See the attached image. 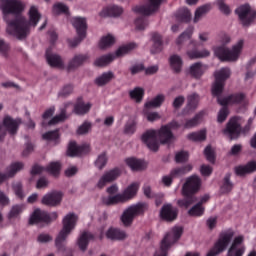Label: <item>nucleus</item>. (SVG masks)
<instances>
[{"label":"nucleus","instance_id":"nucleus-1","mask_svg":"<svg viewBox=\"0 0 256 256\" xmlns=\"http://www.w3.org/2000/svg\"><path fill=\"white\" fill-rule=\"evenodd\" d=\"M0 9L7 23V32L19 40L25 39L30 34V26L36 27L41 19L37 7L31 6L29 10V21L20 16L23 5L18 0H0Z\"/></svg>","mask_w":256,"mask_h":256},{"label":"nucleus","instance_id":"nucleus-2","mask_svg":"<svg viewBox=\"0 0 256 256\" xmlns=\"http://www.w3.org/2000/svg\"><path fill=\"white\" fill-rule=\"evenodd\" d=\"M166 145L170 144L174 139V134L172 130L166 125H162L160 129H149L142 135L143 143L153 152L159 150L160 144Z\"/></svg>","mask_w":256,"mask_h":256},{"label":"nucleus","instance_id":"nucleus-3","mask_svg":"<svg viewBox=\"0 0 256 256\" xmlns=\"http://www.w3.org/2000/svg\"><path fill=\"white\" fill-rule=\"evenodd\" d=\"M202 180L199 176L193 175L189 176L183 184L181 198L177 201V205L182 209H188L191 205L196 203L197 196H195L201 189Z\"/></svg>","mask_w":256,"mask_h":256},{"label":"nucleus","instance_id":"nucleus-4","mask_svg":"<svg viewBox=\"0 0 256 256\" xmlns=\"http://www.w3.org/2000/svg\"><path fill=\"white\" fill-rule=\"evenodd\" d=\"M161 3H162V0H148V3L146 5L135 6L133 8V11L135 13L143 15L138 17L135 21L137 30H140V31L145 30V28L148 26V20L145 16H150L151 14L158 11Z\"/></svg>","mask_w":256,"mask_h":256},{"label":"nucleus","instance_id":"nucleus-5","mask_svg":"<svg viewBox=\"0 0 256 256\" xmlns=\"http://www.w3.org/2000/svg\"><path fill=\"white\" fill-rule=\"evenodd\" d=\"M78 221V217L74 213L68 214L63 219V229L60 231L59 235L55 240V246L58 251L64 252L66 247V239L72 230L75 229Z\"/></svg>","mask_w":256,"mask_h":256},{"label":"nucleus","instance_id":"nucleus-6","mask_svg":"<svg viewBox=\"0 0 256 256\" xmlns=\"http://www.w3.org/2000/svg\"><path fill=\"white\" fill-rule=\"evenodd\" d=\"M244 40H239L234 47H232V50L227 48L226 46H217L214 48V52L217 58H219L222 62H234L237 61L241 51L243 49Z\"/></svg>","mask_w":256,"mask_h":256},{"label":"nucleus","instance_id":"nucleus-7","mask_svg":"<svg viewBox=\"0 0 256 256\" xmlns=\"http://www.w3.org/2000/svg\"><path fill=\"white\" fill-rule=\"evenodd\" d=\"M139 189V184L137 182H133L130 184L128 188L124 190L122 194H115V196H108V198H103V203L106 206H114L119 203H125L134 198Z\"/></svg>","mask_w":256,"mask_h":256},{"label":"nucleus","instance_id":"nucleus-8","mask_svg":"<svg viewBox=\"0 0 256 256\" xmlns=\"http://www.w3.org/2000/svg\"><path fill=\"white\" fill-rule=\"evenodd\" d=\"M147 202H138L129 206L122 214L121 221L125 227H130L137 216H142L148 210Z\"/></svg>","mask_w":256,"mask_h":256},{"label":"nucleus","instance_id":"nucleus-9","mask_svg":"<svg viewBox=\"0 0 256 256\" xmlns=\"http://www.w3.org/2000/svg\"><path fill=\"white\" fill-rule=\"evenodd\" d=\"M235 232L233 229H228L218 236V241L215 243L214 247L208 252L207 256H218L223 253L229 244L231 243Z\"/></svg>","mask_w":256,"mask_h":256},{"label":"nucleus","instance_id":"nucleus-10","mask_svg":"<svg viewBox=\"0 0 256 256\" xmlns=\"http://www.w3.org/2000/svg\"><path fill=\"white\" fill-rule=\"evenodd\" d=\"M73 26L76 29L78 37H75L74 39H69L68 43L72 48H75L86 38V30H87L86 18L74 17Z\"/></svg>","mask_w":256,"mask_h":256},{"label":"nucleus","instance_id":"nucleus-11","mask_svg":"<svg viewBox=\"0 0 256 256\" xmlns=\"http://www.w3.org/2000/svg\"><path fill=\"white\" fill-rule=\"evenodd\" d=\"M23 167L24 164H22V162H14L13 164H11V166L7 168L6 174L0 173V184L6 181L7 179L14 177L17 172L23 169ZM8 203V198L0 190V205H7Z\"/></svg>","mask_w":256,"mask_h":256},{"label":"nucleus","instance_id":"nucleus-12","mask_svg":"<svg viewBox=\"0 0 256 256\" xmlns=\"http://www.w3.org/2000/svg\"><path fill=\"white\" fill-rule=\"evenodd\" d=\"M236 14L244 26H249L256 18V11L248 4L236 8Z\"/></svg>","mask_w":256,"mask_h":256},{"label":"nucleus","instance_id":"nucleus-13","mask_svg":"<svg viewBox=\"0 0 256 256\" xmlns=\"http://www.w3.org/2000/svg\"><path fill=\"white\" fill-rule=\"evenodd\" d=\"M19 124L15 119L11 116H5L3 119V123L0 124V141H2L6 133L8 132L10 135H15L18 131Z\"/></svg>","mask_w":256,"mask_h":256},{"label":"nucleus","instance_id":"nucleus-14","mask_svg":"<svg viewBox=\"0 0 256 256\" xmlns=\"http://www.w3.org/2000/svg\"><path fill=\"white\" fill-rule=\"evenodd\" d=\"M58 215L56 212L50 215L40 209H36L30 217L29 224L34 225L38 223H50L52 220H56Z\"/></svg>","mask_w":256,"mask_h":256},{"label":"nucleus","instance_id":"nucleus-15","mask_svg":"<svg viewBox=\"0 0 256 256\" xmlns=\"http://www.w3.org/2000/svg\"><path fill=\"white\" fill-rule=\"evenodd\" d=\"M122 173L121 168H112L108 170L103 176H101L100 180L97 183L98 189H103L107 184L114 182L117 178L120 177Z\"/></svg>","mask_w":256,"mask_h":256},{"label":"nucleus","instance_id":"nucleus-16","mask_svg":"<svg viewBox=\"0 0 256 256\" xmlns=\"http://www.w3.org/2000/svg\"><path fill=\"white\" fill-rule=\"evenodd\" d=\"M241 125L238 122L237 117H232L226 123V129H224V135H228L230 140H235L240 136Z\"/></svg>","mask_w":256,"mask_h":256},{"label":"nucleus","instance_id":"nucleus-17","mask_svg":"<svg viewBox=\"0 0 256 256\" xmlns=\"http://www.w3.org/2000/svg\"><path fill=\"white\" fill-rule=\"evenodd\" d=\"M179 215V210L173 206V204H164L160 211V217L163 221L172 223L174 222Z\"/></svg>","mask_w":256,"mask_h":256},{"label":"nucleus","instance_id":"nucleus-18","mask_svg":"<svg viewBox=\"0 0 256 256\" xmlns=\"http://www.w3.org/2000/svg\"><path fill=\"white\" fill-rule=\"evenodd\" d=\"M245 100V94L244 93H234L230 94L224 98H218V104L220 106H228L229 104H242Z\"/></svg>","mask_w":256,"mask_h":256},{"label":"nucleus","instance_id":"nucleus-19","mask_svg":"<svg viewBox=\"0 0 256 256\" xmlns=\"http://www.w3.org/2000/svg\"><path fill=\"white\" fill-rule=\"evenodd\" d=\"M183 228L175 227L171 232L167 233L162 241H165L167 248H171L182 236Z\"/></svg>","mask_w":256,"mask_h":256},{"label":"nucleus","instance_id":"nucleus-20","mask_svg":"<svg viewBox=\"0 0 256 256\" xmlns=\"http://www.w3.org/2000/svg\"><path fill=\"white\" fill-rule=\"evenodd\" d=\"M62 197V192H50L49 194H45V196H43L42 204L49 207H55L61 203Z\"/></svg>","mask_w":256,"mask_h":256},{"label":"nucleus","instance_id":"nucleus-21","mask_svg":"<svg viewBox=\"0 0 256 256\" xmlns=\"http://www.w3.org/2000/svg\"><path fill=\"white\" fill-rule=\"evenodd\" d=\"M190 46H193L194 49L193 50H189L187 52L189 58L191 60H194V59H201V58H206V57H209L210 56V51L207 50V49H204L202 51H199L197 50L200 46V43L197 42V41H191L190 43Z\"/></svg>","mask_w":256,"mask_h":256},{"label":"nucleus","instance_id":"nucleus-22","mask_svg":"<svg viewBox=\"0 0 256 256\" xmlns=\"http://www.w3.org/2000/svg\"><path fill=\"white\" fill-rule=\"evenodd\" d=\"M256 172V162L252 160L248 162V164H244V166H236L234 168V173L236 176L244 177L246 175L252 174Z\"/></svg>","mask_w":256,"mask_h":256},{"label":"nucleus","instance_id":"nucleus-23","mask_svg":"<svg viewBox=\"0 0 256 256\" xmlns=\"http://www.w3.org/2000/svg\"><path fill=\"white\" fill-rule=\"evenodd\" d=\"M89 151V146L83 144L82 146H77L76 142H70L67 150V155L69 157H79L86 154Z\"/></svg>","mask_w":256,"mask_h":256},{"label":"nucleus","instance_id":"nucleus-24","mask_svg":"<svg viewBox=\"0 0 256 256\" xmlns=\"http://www.w3.org/2000/svg\"><path fill=\"white\" fill-rule=\"evenodd\" d=\"M89 56L86 54H77L71 59L68 63L67 70L70 72L72 70L77 69L81 65L84 64L88 60Z\"/></svg>","mask_w":256,"mask_h":256},{"label":"nucleus","instance_id":"nucleus-25","mask_svg":"<svg viewBox=\"0 0 256 256\" xmlns=\"http://www.w3.org/2000/svg\"><path fill=\"white\" fill-rule=\"evenodd\" d=\"M46 59L48 64L53 68H63L64 64L61 57L51 53V48L46 50Z\"/></svg>","mask_w":256,"mask_h":256},{"label":"nucleus","instance_id":"nucleus-26","mask_svg":"<svg viewBox=\"0 0 256 256\" xmlns=\"http://www.w3.org/2000/svg\"><path fill=\"white\" fill-rule=\"evenodd\" d=\"M123 13V8L117 5L105 7L101 12V17H119Z\"/></svg>","mask_w":256,"mask_h":256},{"label":"nucleus","instance_id":"nucleus-27","mask_svg":"<svg viewBox=\"0 0 256 256\" xmlns=\"http://www.w3.org/2000/svg\"><path fill=\"white\" fill-rule=\"evenodd\" d=\"M206 69V65L201 62H196L190 66V75L195 79H200Z\"/></svg>","mask_w":256,"mask_h":256},{"label":"nucleus","instance_id":"nucleus-28","mask_svg":"<svg viewBox=\"0 0 256 256\" xmlns=\"http://www.w3.org/2000/svg\"><path fill=\"white\" fill-rule=\"evenodd\" d=\"M152 41L154 42L153 47L151 49L152 54H158L162 52L163 49V40L162 35L157 32L152 34Z\"/></svg>","mask_w":256,"mask_h":256},{"label":"nucleus","instance_id":"nucleus-29","mask_svg":"<svg viewBox=\"0 0 256 256\" xmlns=\"http://www.w3.org/2000/svg\"><path fill=\"white\" fill-rule=\"evenodd\" d=\"M115 79V75L112 71L104 72L102 75L96 78L95 83L99 87H103Z\"/></svg>","mask_w":256,"mask_h":256},{"label":"nucleus","instance_id":"nucleus-30","mask_svg":"<svg viewBox=\"0 0 256 256\" xmlns=\"http://www.w3.org/2000/svg\"><path fill=\"white\" fill-rule=\"evenodd\" d=\"M93 239H94L93 234H91L89 232L82 233L77 242L80 250L83 252L86 251V249L89 245V242Z\"/></svg>","mask_w":256,"mask_h":256},{"label":"nucleus","instance_id":"nucleus-31","mask_svg":"<svg viewBox=\"0 0 256 256\" xmlns=\"http://www.w3.org/2000/svg\"><path fill=\"white\" fill-rule=\"evenodd\" d=\"M91 107V103H84L82 100H78L74 106V112L79 116H83L90 111Z\"/></svg>","mask_w":256,"mask_h":256},{"label":"nucleus","instance_id":"nucleus-32","mask_svg":"<svg viewBox=\"0 0 256 256\" xmlns=\"http://www.w3.org/2000/svg\"><path fill=\"white\" fill-rule=\"evenodd\" d=\"M234 188L233 182H231V174L228 173L224 176L222 184L220 186V193L229 194Z\"/></svg>","mask_w":256,"mask_h":256},{"label":"nucleus","instance_id":"nucleus-33","mask_svg":"<svg viewBox=\"0 0 256 256\" xmlns=\"http://www.w3.org/2000/svg\"><path fill=\"white\" fill-rule=\"evenodd\" d=\"M126 164L132 171H143L146 168L143 160H138V158H127Z\"/></svg>","mask_w":256,"mask_h":256},{"label":"nucleus","instance_id":"nucleus-34","mask_svg":"<svg viewBox=\"0 0 256 256\" xmlns=\"http://www.w3.org/2000/svg\"><path fill=\"white\" fill-rule=\"evenodd\" d=\"M200 102V96L198 93L194 92L187 96V109L189 111H194L197 109Z\"/></svg>","mask_w":256,"mask_h":256},{"label":"nucleus","instance_id":"nucleus-35","mask_svg":"<svg viewBox=\"0 0 256 256\" xmlns=\"http://www.w3.org/2000/svg\"><path fill=\"white\" fill-rule=\"evenodd\" d=\"M170 66L175 73H180L183 66V60L181 56L174 54L170 57Z\"/></svg>","mask_w":256,"mask_h":256},{"label":"nucleus","instance_id":"nucleus-36","mask_svg":"<svg viewBox=\"0 0 256 256\" xmlns=\"http://www.w3.org/2000/svg\"><path fill=\"white\" fill-rule=\"evenodd\" d=\"M204 115H205L204 111H200L193 118L187 119L184 124V129H191L196 127L200 123V121L203 119Z\"/></svg>","mask_w":256,"mask_h":256},{"label":"nucleus","instance_id":"nucleus-37","mask_svg":"<svg viewBox=\"0 0 256 256\" xmlns=\"http://www.w3.org/2000/svg\"><path fill=\"white\" fill-rule=\"evenodd\" d=\"M176 18L179 22L189 23L191 21V12L187 8H181L177 11Z\"/></svg>","mask_w":256,"mask_h":256},{"label":"nucleus","instance_id":"nucleus-38","mask_svg":"<svg viewBox=\"0 0 256 256\" xmlns=\"http://www.w3.org/2000/svg\"><path fill=\"white\" fill-rule=\"evenodd\" d=\"M23 210L24 206L22 204H16L15 206H12V209L8 214V219L10 221L19 220Z\"/></svg>","mask_w":256,"mask_h":256},{"label":"nucleus","instance_id":"nucleus-39","mask_svg":"<svg viewBox=\"0 0 256 256\" xmlns=\"http://www.w3.org/2000/svg\"><path fill=\"white\" fill-rule=\"evenodd\" d=\"M106 236L108 239H111V240H124L126 238V233L119 229L111 228L108 230Z\"/></svg>","mask_w":256,"mask_h":256},{"label":"nucleus","instance_id":"nucleus-40","mask_svg":"<svg viewBox=\"0 0 256 256\" xmlns=\"http://www.w3.org/2000/svg\"><path fill=\"white\" fill-rule=\"evenodd\" d=\"M113 60H114V57L111 54L102 55L94 61V66H96V67H106Z\"/></svg>","mask_w":256,"mask_h":256},{"label":"nucleus","instance_id":"nucleus-41","mask_svg":"<svg viewBox=\"0 0 256 256\" xmlns=\"http://www.w3.org/2000/svg\"><path fill=\"white\" fill-rule=\"evenodd\" d=\"M231 71L228 67H224L215 73L216 81L225 84V81L229 79Z\"/></svg>","mask_w":256,"mask_h":256},{"label":"nucleus","instance_id":"nucleus-42","mask_svg":"<svg viewBox=\"0 0 256 256\" xmlns=\"http://www.w3.org/2000/svg\"><path fill=\"white\" fill-rule=\"evenodd\" d=\"M165 101V96L163 94H158L152 100L148 101L145 105L146 108H159Z\"/></svg>","mask_w":256,"mask_h":256},{"label":"nucleus","instance_id":"nucleus-43","mask_svg":"<svg viewBox=\"0 0 256 256\" xmlns=\"http://www.w3.org/2000/svg\"><path fill=\"white\" fill-rule=\"evenodd\" d=\"M129 95L132 100H135L136 103H140L145 95V90L142 87H135L129 92Z\"/></svg>","mask_w":256,"mask_h":256},{"label":"nucleus","instance_id":"nucleus-44","mask_svg":"<svg viewBox=\"0 0 256 256\" xmlns=\"http://www.w3.org/2000/svg\"><path fill=\"white\" fill-rule=\"evenodd\" d=\"M61 170L60 162H50L48 166L45 168V171L50 175L57 177Z\"/></svg>","mask_w":256,"mask_h":256},{"label":"nucleus","instance_id":"nucleus-45","mask_svg":"<svg viewBox=\"0 0 256 256\" xmlns=\"http://www.w3.org/2000/svg\"><path fill=\"white\" fill-rule=\"evenodd\" d=\"M193 166H191V164H187L186 166H181V168H175L172 172H171V176L176 178V177H181L187 173H189L190 171H192Z\"/></svg>","mask_w":256,"mask_h":256},{"label":"nucleus","instance_id":"nucleus-46","mask_svg":"<svg viewBox=\"0 0 256 256\" xmlns=\"http://www.w3.org/2000/svg\"><path fill=\"white\" fill-rule=\"evenodd\" d=\"M205 213L204 206H201V204H195L192 206V208L188 211V215L191 217H202Z\"/></svg>","mask_w":256,"mask_h":256},{"label":"nucleus","instance_id":"nucleus-47","mask_svg":"<svg viewBox=\"0 0 256 256\" xmlns=\"http://www.w3.org/2000/svg\"><path fill=\"white\" fill-rule=\"evenodd\" d=\"M52 12L56 16L61 15V14L68 15L69 14V8L67 7V5H65L61 2H58V3L53 5Z\"/></svg>","mask_w":256,"mask_h":256},{"label":"nucleus","instance_id":"nucleus-48","mask_svg":"<svg viewBox=\"0 0 256 256\" xmlns=\"http://www.w3.org/2000/svg\"><path fill=\"white\" fill-rule=\"evenodd\" d=\"M210 10H211V5H210V4H206V5H203V6L199 7V8L196 10V13H195L194 23H198V22L200 21V19H201L205 14H207Z\"/></svg>","mask_w":256,"mask_h":256},{"label":"nucleus","instance_id":"nucleus-49","mask_svg":"<svg viewBox=\"0 0 256 256\" xmlns=\"http://www.w3.org/2000/svg\"><path fill=\"white\" fill-rule=\"evenodd\" d=\"M114 43H115L114 36H112L111 34H108V35L102 37V39L99 43V47H100V49L104 50L106 48L113 46Z\"/></svg>","mask_w":256,"mask_h":256},{"label":"nucleus","instance_id":"nucleus-50","mask_svg":"<svg viewBox=\"0 0 256 256\" xmlns=\"http://www.w3.org/2000/svg\"><path fill=\"white\" fill-rule=\"evenodd\" d=\"M136 46H137V44L134 43V42H131L127 45L121 46L116 51V56L120 57V56H123L125 54H128L130 51L134 50L136 48Z\"/></svg>","mask_w":256,"mask_h":256},{"label":"nucleus","instance_id":"nucleus-51","mask_svg":"<svg viewBox=\"0 0 256 256\" xmlns=\"http://www.w3.org/2000/svg\"><path fill=\"white\" fill-rule=\"evenodd\" d=\"M188 139L191 141H205L206 140V130H200L198 132H192L188 134Z\"/></svg>","mask_w":256,"mask_h":256},{"label":"nucleus","instance_id":"nucleus-52","mask_svg":"<svg viewBox=\"0 0 256 256\" xmlns=\"http://www.w3.org/2000/svg\"><path fill=\"white\" fill-rule=\"evenodd\" d=\"M224 86H225V83H221L219 81H215L214 85L212 86V95L214 97H217L218 100H219V98L222 99V97H220V96L223 93Z\"/></svg>","mask_w":256,"mask_h":256},{"label":"nucleus","instance_id":"nucleus-53","mask_svg":"<svg viewBox=\"0 0 256 256\" xmlns=\"http://www.w3.org/2000/svg\"><path fill=\"white\" fill-rule=\"evenodd\" d=\"M65 120H66V109L63 108L60 114L55 115L53 118L50 119V121L48 122V125L49 126L56 125L59 122H63Z\"/></svg>","mask_w":256,"mask_h":256},{"label":"nucleus","instance_id":"nucleus-54","mask_svg":"<svg viewBox=\"0 0 256 256\" xmlns=\"http://www.w3.org/2000/svg\"><path fill=\"white\" fill-rule=\"evenodd\" d=\"M192 34H193V28L190 27L179 36V38L177 39V44L182 45L184 42L190 40L192 37Z\"/></svg>","mask_w":256,"mask_h":256},{"label":"nucleus","instance_id":"nucleus-55","mask_svg":"<svg viewBox=\"0 0 256 256\" xmlns=\"http://www.w3.org/2000/svg\"><path fill=\"white\" fill-rule=\"evenodd\" d=\"M42 138L46 141H57L59 139V130L47 131L42 135Z\"/></svg>","mask_w":256,"mask_h":256},{"label":"nucleus","instance_id":"nucleus-56","mask_svg":"<svg viewBox=\"0 0 256 256\" xmlns=\"http://www.w3.org/2000/svg\"><path fill=\"white\" fill-rule=\"evenodd\" d=\"M137 122L135 120H129L124 127V133L127 135H133L136 132Z\"/></svg>","mask_w":256,"mask_h":256},{"label":"nucleus","instance_id":"nucleus-57","mask_svg":"<svg viewBox=\"0 0 256 256\" xmlns=\"http://www.w3.org/2000/svg\"><path fill=\"white\" fill-rule=\"evenodd\" d=\"M108 158L106 156V152H103V154H100L95 162V166L99 169L102 170L106 164H107Z\"/></svg>","mask_w":256,"mask_h":256},{"label":"nucleus","instance_id":"nucleus-58","mask_svg":"<svg viewBox=\"0 0 256 256\" xmlns=\"http://www.w3.org/2000/svg\"><path fill=\"white\" fill-rule=\"evenodd\" d=\"M229 116V109L227 105H222L220 111H218V123H223L226 121Z\"/></svg>","mask_w":256,"mask_h":256},{"label":"nucleus","instance_id":"nucleus-59","mask_svg":"<svg viewBox=\"0 0 256 256\" xmlns=\"http://www.w3.org/2000/svg\"><path fill=\"white\" fill-rule=\"evenodd\" d=\"M256 59L252 58L250 59V62L246 64V80L252 79L256 72L252 71V66L255 65Z\"/></svg>","mask_w":256,"mask_h":256},{"label":"nucleus","instance_id":"nucleus-60","mask_svg":"<svg viewBox=\"0 0 256 256\" xmlns=\"http://www.w3.org/2000/svg\"><path fill=\"white\" fill-rule=\"evenodd\" d=\"M204 154L206 156V159L214 164L215 161H216V156H215V153H214V150H212L211 146H207V148H205V151H204Z\"/></svg>","mask_w":256,"mask_h":256},{"label":"nucleus","instance_id":"nucleus-61","mask_svg":"<svg viewBox=\"0 0 256 256\" xmlns=\"http://www.w3.org/2000/svg\"><path fill=\"white\" fill-rule=\"evenodd\" d=\"M10 50V46L4 39H0V55L3 57H7L8 52Z\"/></svg>","mask_w":256,"mask_h":256},{"label":"nucleus","instance_id":"nucleus-62","mask_svg":"<svg viewBox=\"0 0 256 256\" xmlns=\"http://www.w3.org/2000/svg\"><path fill=\"white\" fill-rule=\"evenodd\" d=\"M90 129H91V123L88 121H85L82 125L79 126V128L77 129V133L79 135H84V134H87Z\"/></svg>","mask_w":256,"mask_h":256},{"label":"nucleus","instance_id":"nucleus-63","mask_svg":"<svg viewBox=\"0 0 256 256\" xmlns=\"http://www.w3.org/2000/svg\"><path fill=\"white\" fill-rule=\"evenodd\" d=\"M189 154L188 152H178L175 156V161L177 163H185L188 161Z\"/></svg>","mask_w":256,"mask_h":256},{"label":"nucleus","instance_id":"nucleus-64","mask_svg":"<svg viewBox=\"0 0 256 256\" xmlns=\"http://www.w3.org/2000/svg\"><path fill=\"white\" fill-rule=\"evenodd\" d=\"M169 247L165 244V241L161 242L160 250H158L154 256H168Z\"/></svg>","mask_w":256,"mask_h":256}]
</instances>
